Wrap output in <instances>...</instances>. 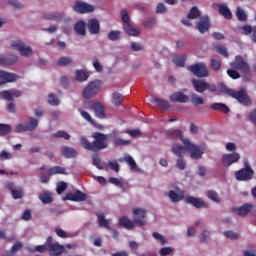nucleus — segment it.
<instances>
[{"instance_id":"obj_4","label":"nucleus","mask_w":256,"mask_h":256,"mask_svg":"<svg viewBox=\"0 0 256 256\" xmlns=\"http://www.w3.org/2000/svg\"><path fill=\"white\" fill-rule=\"evenodd\" d=\"M121 20L123 21V30L124 33L129 35L130 37H137L139 33H141L138 29L133 28L131 26V17H129V12L125 9L120 11Z\"/></svg>"},{"instance_id":"obj_23","label":"nucleus","mask_w":256,"mask_h":256,"mask_svg":"<svg viewBox=\"0 0 256 256\" xmlns=\"http://www.w3.org/2000/svg\"><path fill=\"white\" fill-rule=\"evenodd\" d=\"M48 252L51 256L63 255V253H65V246L59 243H54L53 245H50Z\"/></svg>"},{"instance_id":"obj_56","label":"nucleus","mask_w":256,"mask_h":256,"mask_svg":"<svg viewBox=\"0 0 256 256\" xmlns=\"http://www.w3.org/2000/svg\"><path fill=\"white\" fill-rule=\"evenodd\" d=\"M237 18L239 21H242V22L247 21V14L245 13V10L238 8L237 9Z\"/></svg>"},{"instance_id":"obj_60","label":"nucleus","mask_w":256,"mask_h":256,"mask_svg":"<svg viewBox=\"0 0 256 256\" xmlns=\"http://www.w3.org/2000/svg\"><path fill=\"white\" fill-rule=\"evenodd\" d=\"M65 189H67V183L59 182L56 187V193H58V195H61V193H63Z\"/></svg>"},{"instance_id":"obj_48","label":"nucleus","mask_w":256,"mask_h":256,"mask_svg":"<svg viewBox=\"0 0 256 256\" xmlns=\"http://www.w3.org/2000/svg\"><path fill=\"white\" fill-rule=\"evenodd\" d=\"M113 143L117 147H125L127 145H131V141L130 140H124L123 138H115L113 140Z\"/></svg>"},{"instance_id":"obj_1","label":"nucleus","mask_w":256,"mask_h":256,"mask_svg":"<svg viewBox=\"0 0 256 256\" xmlns=\"http://www.w3.org/2000/svg\"><path fill=\"white\" fill-rule=\"evenodd\" d=\"M182 143L184 147L178 143L172 145V153H174V155L181 158L183 157L184 151H189L191 159L198 160L203 157V154L205 153V144L197 146L187 138L182 139Z\"/></svg>"},{"instance_id":"obj_24","label":"nucleus","mask_w":256,"mask_h":256,"mask_svg":"<svg viewBox=\"0 0 256 256\" xmlns=\"http://www.w3.org/2000/svg\"><path fill=\"white\" fill-rule=\"evenodd\" d=\"M16 55H6V56H0V66L1 67H9L11 65H15V62L17 61Z\"/></svg>"},{"instance_id":"obj_10","label":"nucleus","mask_w":256,"mask_h":256,"mask_svg":"<svg viewBox=\"0 0 256 256\" xmlns=\"http://www.w3.org/2000/svg\"><path fill=\"white\" fill-rule=\"evenodd\" d=\"M11 47L15 51H19L22 57H31V55H33V49L31 48V46H25V43H23V41H13L11 43Z\"/></svg>"},{"instance_id":"obj_46","label":"nucleus","mask_w":256,"mask_h":256,"mask_svg":"<svg viewBox=\"0 0 256 256\" xmlns=\"http://www.w3.org/2000/svg\"><path fill=\"white\" fill-rule=\"evenodd\" d=\"M153 102H154V103H157V105H158L159 107H162V109H169V107H170L169 102L166 101V100H164V99H161V98L155 97V98L153 99Z\"/></svg>"},{"instance_id":"obj_40","label":"nucleus","mask_w":256,"mask_h":256,"mask_svg":"<svg viewBox=\"0 0 256 256\" xmlns=\"http://www.w3.org/2000/svg\"><path fill=\"white\" fill-rule=\"evenodd\" d=\"M38 125H39V121L34 117H30L28 119V124H26V127L28 131H35Z\"/></svg>"},{"instance_id":"obj_55","label":"nucleus","mask_w":256,"mask_h":256,"mask_svg":"<svg viewBox=\"0 0 256 256\" xmlns=\"http://www.w3.org/2000/svg\"><path fill=\"white\" fill-rule=\"evenodd\" d=\"M152 236L156 239V241H160L161 245H167V239H165L163 235L159 234V232L152 233Z\"/></svg>"},{"instance_id":"obj_63","label":"nucleus","mask_w":256,"mask_h":256,"mask_svg":"<svg viewBox=\"0 0 256 256\" xmlns=\"http://www.w3.org/2000/svg\"><path fill=\"white\" fill-rule=\"evenodd\" d=\"M109 183H112V185H115L116 187H120V189H123V182H121V180L115 177H110Z\"/></svg>"},{"instance_id":"obj_25","label":"nucleus","mask_w":256,"mask_h":256,"mask_svg":"<svg viewBox=\"0 0 256 256\" xmlns=\"http://www.w3.org/2000/svg\"><path fill=\"white\" fill-rule=\"evenodd\" d=\"M7 188L11 191L13 199H23V189L22 188H15V183L8 182Z\"/></svg>"},{"instance_id":"obj_59","label":"nucleus","mask_w":256,"mask_h":256,"mask_svg":"<svg viewBox=\"0 0 256 256\" xmlns=\"http://www.w3.org/2000/svg\"><path fill=\"white\" fill-rule=\"evenodd\" d=\"M224 236L227 239H231L232 241H235V239H237L239 237V234L235 233L234 231H226V232H224Z\"/></svg>"},{"instance_id":"obj_21","label":"nucleus","mask_w":256,"mask_h":256,"mask_svg":"<svg viewBox=\"0 0 256 256\" xmlns=\"http://www.w3.org/2000/svg\"><path fill=\"white\" fill-rule=\"evenodd\" d=\"M93 10V6L81 1H76L74 5V11H76V13H91Z\"/></svg>"},{"instance_id":"obj_37","label":"nucleus","mask_w":256,"mask_h":256,"mask_svg":"<svg viewBox=\"0 0 256 256\" xmlns=\"http://www.w3.org/2000/svg\"><path fill=\"white\" fill-rule=\"evenodd\" d=\"M74 31H76L78 35H86L87 31L85 30V22L78 21L74 26Z\"/></svg>"},{"instance_id":"obj_41","label":"nucleus","mask_w":256,"mask_h":256,"mask_svg":"<svg viewBox=\"0 0 256 256\" xmlns=\"http://www.w3.org/2000/svg\"><path fill=\"white\" fill-rule=\"evenodd\" d=\"M190 97L194 107H199V105H203L205 103V100L195 93H192Z\"/></svg>"},{"instance_id":"obj_52","label":"nucleus","mask_w":256,"mask_h":256,"mask_svg":"<svg viewBox=\"0 0 256 256\" xmlns=\"http://www.w3.org/2000/svg\"><path fill=\"white\" fill-rule=\"evenodd\" d=\"M11 133V126L9 124H0V135H8Z\"/></svg>"},{"instance_id":"obj_64","label":"nucleus","mask_w":256,"mask_h":256,"mask_svg":"<svg viewBox=\"0 0 256 256\" xmlns=\"http://www.w3.org/2000/svg\"><path fill=\"white\" fill-rule=\"evenodd\" d=\"M31 219H33V216L31 215V210L26 209L22 214V220L31 221Z\"/></svg>"},{"instance_id":"obj_44","label":"nucleus","mask_w":256,"mask_h":256,"mask_svg":"<svg viewBox=\"0 0 256 256\" xmlns=\"http://www.w3.org/2000/svg\"><path fill=\"white\" fill-rule=\"evenodd\" d=\"M207 197L210 199V201H213L214 203H221V199L219 198V194L215 190H209L207 192Z\"/></svg>"},{"instance_id":"obj_43","label":"nucleus","mask_w":256,"mask_h":256,"mask_svg":"<svg viewBox=\"0 0 256 256\" xmlns=\"http://www.w3.org/2000/svg\"><path fill=\"white\" fill-rule=\"evenodd\" d=\"M199 17H201V11L197 6H193L188 13V19H199Z\"/></svg>"},{"instance_id":"obj_11","label":"nucleus","mask_w":256,"mask_h":256,"mask_svg":"<svg viewBox=\"0 0 256 256\" xmlns=\"http://www.w3.org/2000/svg\"><path fill=\"white\" fill-rule=\"evenodd\" d=\"M147 210L142 208H134L133 209V219L134 223L138 225V227H145L147 225Z\"/></svg>"},{"instance_id":"obj_13","label":"nucleus","mask_w":256,"mask_h":256,"mask_svg":"<svg viewBox=\"0 0 256 256\" xmlns=\"http://www.w3.org/2000/svg\"><path fill=\"white\" fill-rule=\"evenodd\" d=\"M87 199V194L83 193L81 190H77L74 193H67L63 198V201H85Z\"/></svg>"},{"instance_id":"obj_47","label":"nucleus","mask_w":256,"mask_h":256,"mask_svg":"<svg viewBox=\"0 0 256 256\" xmlns=\"http://www.w3.org/2000/svg\"><path fill=\"white\" fill-rule=\"evenodd\" d=\"M215 51L222 55L223 57H229V52H227V48L221 44L215 46Z\"/></svg>"},{"instance_id":"obj_61","label":"nucleus","mask_w":256,"mask_h":256,"mask_svg":"<svg viewBox=\"0 0 256 256\" xmlns=\"http://www.w3.org/2000/svg\"><path fill=\"white\" fill-rule=\"evenodd\" d=\"M48 103L49 105H59V98H57V96L53 95V94H50L48 96Z\"/></svg>"},{"instance_id":"obj_19","label":"nucleus","mask_w":256,"mask_h":256,"mask_svg":"<svg viewBox=\"0 0 256 256\" xmlns=\"http://www.w3.org/2000/svg\"><path fill=\"white\" fill-rule=\"evenodd\" d=\"M186 203H189L190 205H193L196 209H207L208 205L205 203V201L195 198L193 196H188L185 198Z\"/></svg>"},{"instance_id":"obj_12","label":"nucleus","mask_w":256,"mask_h":256,"mask_svg":"<svg viewBox=\"0 0 256 256\" xmlns=\"http://www.w3.org/2000/svg\"><path fill=\"white\" fill-rule=\"evenodd\" d=\"M239 159H241L239 153L233 152L231 154H224L222 156V165H224V167H231V165L237 163Z\"/></svg>"},{"instance_id":"obj_62","label":"nucleus","mask_w":256,"mask_h":256,"mask_svg":"<svg viewBox=\"0 0 256 256\" xmlns=\"http://www.w3.org/2000/svg\"><path fill=\"white\" fill-rule=\"evenodd\" d=\"M93 165L97 167V169H103V164H101V158H99L97 155H94L92 158Z\"/></svg>"},{"instance_id":"obj_39","label":"nucleus","mask_w":256,"mask_h":256,"mask_svg":"<svg viewBox=\"0 0 256 256\" xmlns=\"http://www.w3.org/2000/svg\"><path fill=\"white\" fill-rule=\"evenodd\" d=\"M123 101V95L119 92H114L112 94V103L115 107H121V102Z\"/></svg>"},{"instance_id":"obj_6","label":"nucleus","mask_w":256,"mask_h":256,"mask_svg":"<svg viewBox=\"0 0 256 256\" xmlns=\"http://www.w3.org/2000/svg\"><path fill=\"white\" fill-rule=\"evenodd\" d=\"M253 175H255V172H253V169L247 160H244V168L235 173L237 181H251V179H253Z\"/></svg>"},{"instance_id":"obj_32","label":"nucleus","mask_w":256,"mask_h":256,"mask_svg":"<svg viewBox=\"0 0 256 256\" xmlns=\"http://www.w3.org/2000/svg\"><path fill=\"white\" fill-rule=\"evenodd\" d=\"M49 177H53V175H67V170L61 166H54L48 171Z\"/></svg>"},{"instance_id":"obj_54","label":"nucleus","mask_w":256,"mask_h":256,"mask_svg":"<svg viewBox=\"0 0 256 256\" xmlns=\"http://www.w3.org/2000/svg\"><path fill=\"white\" fill-rule=\"evenodd\" d=\"M55 233L61 239H67L69 237V234H67V232H65V230L61 229L59 226L55 228Z\"/></svg>"},{"instance_id":"obj_9","label":"nucleus","mask_w":256,"mask_h":256,"mask_svg":"<svg viewBox=\"0 0 256 256\" xmlns=\"http://www.w3.org/2000/svg\"><path fill=\"white\" fill-rule=\"evenodd\" d=\"M99 85H101L99 80L89 82L82 92L84 99H91L95 97V95L99 93Z\"/></svg>"},{"instance_id":"obj_18","label":"nucleus","mask_w":256,"mask_h":256,"mask_svg":"<svg viewBox=\"0 0 256 256\" xmlns=\"http://www.w3.org/2000/svg\"><path fill=\"white\" fill-rule=\"evenodd\" d=\"M87 29L91 35H99V32L101 31L99 20L95 18L88 20Z\"/></svg>"},{"instance_id":"obj_20","label":"nucleus","mask_w":256,"mask_h":256,"mask_svg":"<svg viewBox=\"0 0 256 256\" xmlns=\"http://www.w3.org/2000/svg\"><path fill=\"white\" fill-rule=\"evenodd\" d=\"M210 27H211V22L209 21L208 16H203L199 19L197 23V30L199 31V33H207Z\"/></svg>"},{"instance_id":"obj_42","label":"nucleus","mask_w":256,"mask_h":256,"mask_svg":"<svg viewBox=\"0 0 256 256\" xmlns=\"http://www.w3.org/2000/svg\"><path fill=\"white\" fill-rule=\"evenodd\" d=\"M55 139H65V141H69L71 139V135L67 133L65 130H59L55 134H53Z\"/></svg>"},{"instance_id":"obj_45","label":"nucleus","mask_w":256,"mask_h":256,"mask_svg":"<svg viewBox=\"0 0 256 256\" xmlns=\"http://www.w3.org/2000/svg\"><path fill=\"white\" fill-rule=\"evenodd\" d=\"M108 39H109V41H119V39H121V31L111 30L108 33Z\"/></svg>"},{"instance_id":"obj_31","label":"nucleus","mask_w":256,"mask_h":256,"mask_svg":"<svg viewBox=\"0 0 256 256\" xmlns=\"http://www.w3.org/2000/svg\"><path fill=\"white\" fill-rule=\"evenodd\" d=\"M169 198L171 199L172 203H179V201H183L185 199V193L184 192H175L174 190H171L168 194Z\"/></svg>"},{"instance_id":"obj_34","label":"nucleus","mask_w":256,"mask_h":256,"mask_svg":"<svg viewBox=\"0 0 256 256\" xmlns=\"http://www.w3.org/2000/svg\"><path fill=\"white\" fill-rule=\"evenodd\" d=\"M210 109H212V111H222V113H225V115L229 113V107H227V105L224 103H213L210 106Z\"/></svg>"},{"instance_id":"obj_33","label":"nucleus","mask_w":256,"mask_h":256,"mask_svg":"<svg viewBox=\"0 0 256 256\" xmlns=\"http://www.w3.org/2000/svg\"><path fill=\"white\" fill-rule=\"evenodd\" d=\"M38 199L44 204L49 205L50 203H53V196H51L50 192L43 191L39 196Z\"/></svg>"},{"instance_id":"obj_2","label":"nucleus","mask_w":256,"mask_h":256,"mask_svg":"<svg viewBox=\"0 0 256 256\" xmlns=\"http://www.w3.org/2000/svg\"><path fill=\"white\" fill-rule=\"evenodd\" d=\"M93 142H90L85 136L80 137V143L86 151H93V153H97L99 151H103V149H107L109 147V134H103L101 132H94L92 134Z\"/></svg>"},{"instance_id":"obj_57","label":"nucleus","mask_w":256,"mask_h":256,"mask_svg":"<svg viewBox=\"0 0 256 256\" xmlns=\"http://www.w3.org/2000/svg\"><path fill=\"white\" fill-rule=\"evenodd\" d=\"M125 161L130 166L131 171H134V169H137V163L135 162V159H133L131 156L126 157Z\"/></svg>"},{"instance_id":"obj_17","label":"nucleus","mask_w":256,"mask_h":256,"mask_svg":"<svg viewBox=\"0 0 256 256\" xmlns=\"http://www.w3.org/2000/svg\"><path fill=\"white\" fill-rule=\"evenodd\" d=\"M169 100L171 101V103H188L189 96L185 95V93L181 91H178L170 95Z\"/></svg>"},{"instance_id":"obj_38","label":"nucleus","mask_w":256,"mask_h":256,"mask_svg":"<svg viewBox=\"0 0 256 256\" xmlns=\"http://www.w3.org/2000/svg\"><path fill=\"white\" fill-rule=\"evenodd\" d=\"M75 79L76 81L83 83L84 81H87V79H89V74H87V72L83 70H77L75 73Z\"/></svg>"},{"instance_id":"obj_36","label":"nucleus","mask_w":256,"mask_h":256,"mask_svg":"<svg viewBox=\"0 0 256 256\" xmlns=\"http://www.w3.org/2000/svg\"><path fill=\"white\" fill-rule=\"evenodd\" d=\"M185 61V55H176L172 58V62L174 63V65H176V67H185Z\"/></svg>"},{"instance_id":"obj_51","label":"nucleus","mask_w":256,"mask_h":256,"mask_svg":"<svg viewBox=\"0 0 256 256\" xmlns=\"http://www.w3.org/2000/svg\"><path fill=\"white\" fill-rule=\"evenodd\" d=\"M79 113H80L81 117H83V119L88 121V123H91L92 125H95V122L93 121V118L91 117L90 114H88L87 111H83V110L79 109Z\"/></svg>"},{"instance_id":"obj_26","label":"nucleus","mask_w":256,"mask_h":256,"mask_svg":"<svg viewBox=\"0 0 256 256\" xmlns=\"http://www.w3.org/2000/svg\"><path fill=\"white\" fill-rule=\"evenodd\" d=\"M42 17L47 21H61L65 17V14L63 12H46Z\"/></svg>"},{"instance_id":"obj_28","label":"nucleus","mask_w":256,"mask_h":256,"mask_svg":"<svg viewBox=\"0 0 256 256\" xmlns=\"http://www.w3.org/2000/svg\"><path fill=\"white\" fill-rule=\"evenodd\" d=\"M98 217V225L99 227H103L108 231H111V219H105V214H96Z\"/></svg>"},{"instance_id":"obj_27","label":"nucleus","mask_w":256,"mask_h":256,"mask_svg":"<svg viewBox=\"0 0 256 256\" xmlns=\"http://www.w3.org/2000/svg\"><path fill=\"white\" fill-rule=\"evenodd\" d=\"M61 154L63 157H65V159H75V157H77V150L69 146H62Z\"/></svg>"},{"instance_id":"obj_35","label":"nucleus","mask_w":256,"mask_h":256,"mask_svg":"<svg viewBox=\"0 0 256 256\" xmlns=\"http://www.w3.org/2000/svg\"><path fill=\"white\" fill-rule=\"evenodd\" d=\"M211 69L213 71H219L221 69V57L217 55L211 57Z\"/></svg>"},{"instance_id":"obj_5","label":"nucleus","mask_w":256,"mask_h":256,"mask_svg":"<svg viewBox=\"0 0 256 256\" xmlns=\"http://www.w3.org/2000/svg\"><path fill=\"white\" fill-rule=\"evenodd\" d=\"M196 93H205V91H209L210 93H217V85L209 84L205 82V80H197L195 78L191 81Z\"/></svg>"},{"instance_id":"obj_50","label":"nucleus","mask_w":256,"mask_h":256,"mask_svg":"<svg viewBox=\"0 0 256 256\" xmlns=\"http://www.w3.org/2000/svg\"><path fill=\"white\" fill-rule=\"evenodd\" d=\"M227 75L230 76L231 79H241V74L237 72V69L235 68L228 69Z\"/></svg>"},{"instance_id":"obj_16","label":"nucleus","mask_w":256,"mask_h":256,"mask_svg":"<svg viewBox=\"0 0 256 256\" xmlns=\"http://www.w3.org/2000/svg\"><path fill=\"white\" fill-rule=\"evenodd\" d=\"M15 81H17V74L0 70V85H5V83H13Z\"/></svg>"},{"instance_id":"obj_29","label":"nucleus","mask_w":256,"mask_h":256,"mask_svg":"<svg viewBox=\"0 0 256 256\" xmlns=\"http://www.w3.org/2000/svg\"><path fill=\"white\" fill-rule=\"evenodd\" d=\"M216 7H218L219 13L224 17L225 19H231L233 17V14L231 13V10L227 5L225 4H214Z\"/></svg>"},{"instance_id":"obj_7","label":"nucleus","mask_w":256,"mask_h":256,"mask_svg":"<svg viewBox=\"0 0 256 256\" xmlns=\"http://www.w3.org/2000/svg\"><path fill=\"white\" fill-rule=\"evenodd\" d=\"M230 67H232V69H236L237 71H240V73H244L245 75L251 72V68L249 67V64L240 55H237L235 57L234 61L230 63Z\"/></svg>"},{"instance_id":"obj_53","label":"nucleus","mask_w":256,"mask_h":256,"mask_svg":"<svg viewBox=\"0 0 256 256\" xmlns=\"http://www.w3.org/2000/svg\"><path fill=\"white\" fill-rule=\"evenodd\" d=\"M21 249H23V243L17 241V242H15L14 245L11 247L10 253H12V255H15V253H17V251H21Z\"/></svg>"},{"instance_id":"obj_30","label":"nucleus","mask_w":256,"mask_h":256,"mask_svg":"<svg viewBox=\"0 0 256 256\" xmlns=\"http://www.w3.org/2000/svg\"><path fill=\"white\" fill-rule=\"evenodd\" d=\"M93 111L98 119H105V106L103 104L96 102Z\"/></svg>"},{"instance_id":"obj_58","label":"nucleus","mask_w":256,"mask_h":256,"mask_svg":"<svg viewBox=\"0 0 256 256\" xmlns=\"http://www.w3.org/2000/svg\"><path fill=\"white\" fill-rule=\"evenodd\" d=\"M171 253H173L172 247H163L159 251L160 256H168V255H171Z\"/></svg>"},{"instance_id":"obj_14","label":"nucleus","mask_w":256,"mask_h":256,"mask_svg":"<svg viewBox=\"0 0 256 256\" xmlns=\"http://www.w3.org/2000/svg\"><path fill=\"white\" fill-rule=\"evenodd\" d=\"M21 95H23V92L17 89L4 90L0 92V97L5 99V101H13V97L17 98L21 97Z\"/></svg>"},{"instance_id":"obj_49","label":"nucleus","mask_w":256,"mask_h":256,"mask_svg":"<svg viewBox=\"0 0 256 256\" xmlns=\"http://www.w3.org/2000/svg\"><path fill=\"white\" fill-rule=\"evenodd\" d=\"M71 63H73V60L70 57H61L58 59L57 65L59 67H66V65Z\"/></svg>"},{"instance_id":"obj_3","label":"nucleus","mask_w":256,"mask_h":256,"mask_svg":"<svg viewBox=\"0 0 256 256\" xmlns=\"http://www.w3.org/2000/svg\"><path fill=\"white\" fill-rule=\"evenodd\" d=\"M222 92L229 97H232V99H236L238 103L244 105L245 107H249V105H251V98L249 97V94H247V90H245V88L235 91L231 88L224 87L222 88Z\"/></svg>"},{"instance_id":"obj_15","label":"nucleus","mask_w":256,"mask_h":256,"mask_svg":"<svg viewBox=\"0 0 256 256\" xmlns=\"http://www.w3.org/2000/svg\"><path fill=\"white\" fill-rule=\"evenodd\" d=\"M117 225L118 227H124V229H127L128 231H131V229H135V227H137L135 220H131L127 216L120 217Z\"/></svg>"},{"instance_id":"obj_22","label":"nucleus","mask_w":256,"mask_h":256,"mask_svg":"<svg viewBox=\"0 0 256 256\" xmlns=\"http://www.w3.org/2000/svg\"><path fill=\"white\" fill-rule=\"evenodd\" d=\"M251 209H253V204H244L239 208H232L233 213L236 215H239L240 217H246V215H249Z\"/></svg>"},{"instance_id":"obj_8","label":"nucleus","mask_w":256,"mask_h":256,"mask_svg":"<svg viewBox=\"0 0 256 256\" xmlns=\"http://www.w3.org/2000/svg\"><path fill=\"white\" fill-rule=\"evenodd\" d=\"M188 71L195 75V77H209V70L207 69V65L205 63H196L190 65L188 66Z\"/></svg>"}]
</instances>
